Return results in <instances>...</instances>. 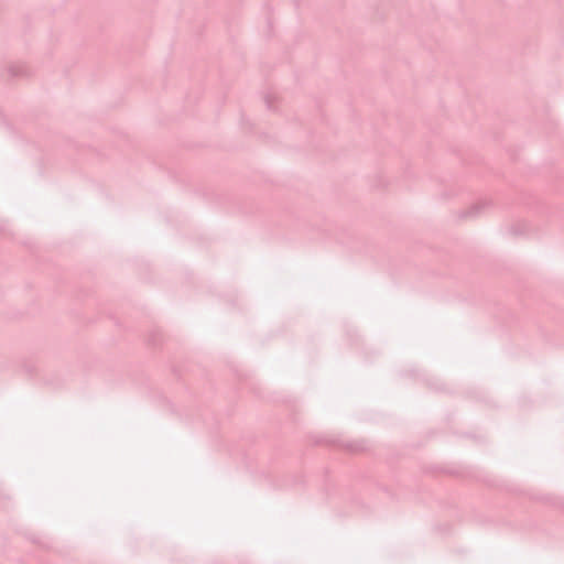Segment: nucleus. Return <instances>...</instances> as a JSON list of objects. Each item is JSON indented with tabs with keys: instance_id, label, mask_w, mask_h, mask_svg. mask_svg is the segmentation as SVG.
<instances>
[{
	"instance_id": "nucleus-1",
	"label": "nucleus",
	"mask_w": 564,
	"mask_h": 564,
	"mask_svg": "<svg viewBox=\"0 0 564 564\" xmlns=\"http://www.w3.org/2000/svg\"><path fill=\"white\" fill-rule=\"evenodd\" d=\"M488 206L489 203L487 200H479L460 210L458 216L463 219L474 218L480 215Z\"/></svg>"
},
{
	"instance_id": "nucleus-2",
	"label": "nucleus",
	"mask_w": 564,
	"mask_h": 564,
	"mask_svg": "<svg viewBox=\"0 0 564 564\" xmlns=\"http://www.w3.org/2000/svg\"><path fill=\"white\" fill-rule=\"evenodd\" d=\"M8 72L12 75V76H23L25 75L26 70L24 69L23 66L21 65H18V64H12L8 67Z\"/></svg>"
},
{
	"instance_id": "nucleus-3",
	"label": "nucleus",
	"mask_w": 564,
	"mask_h": 564,
	"mask_svg": "<svg viewBox=\"0 0 564 564\" xmlns=\"http://www.w3.org/2000/svg\"><path fill=\"white\" fill-rule=\"evenodd\" d=\"M278 97L273 94H267L264 96V102L269 109H273L274 102L276 101Z\"/></svg>"
}]
</instances>
